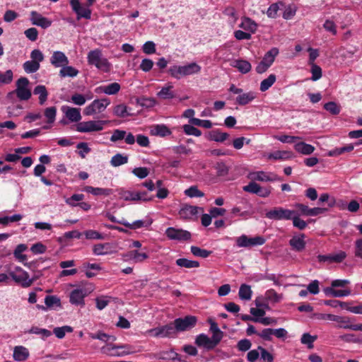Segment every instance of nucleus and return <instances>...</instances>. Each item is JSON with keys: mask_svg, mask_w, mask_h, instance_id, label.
<instances>
[{"mask_svg": "<svg viewBox=\"0 0 362 362\" xmlns=\"http://www.w3.org/2000/svg\"><path fill=\"white\" fill-rule=\"evenodd\" d=\"M201 66L196 62H192L183 66L173 65L168 70V74L176 79L199 73Z\"/></svg>", "mask_w": 362, "mask_h": 362, "instance_id": "obj_1", "label": "nucleus"}, {"mask_svg": "<svg viewBox=\"0 0 362 362\" xmlns=\"http://www.w3.org/2000/svg\"><path fill=\"white\" fill-rule=\"evenodd\" d=\"M87 59L90 65L95 66L103 72H109L111 69V64L103 56L102 52L99 49L90 51Z\"/></svg>", "mask_w": 362, "mask_h": 362, "instance_id": "obj_2", "label": "nucleus"}, {"mask_svg": "<svg viewBox=\"0 0 362 362\" xmlns=\"http://www.w3.org/2000/svg\"><path fill=\"white\" fill-rule=\"evenodd\" d=\"M148 333L156 337H169L174 338L176 337L177 331L175 321L164 326L151 329Z\"/></svg>", "mask_w": 362, "mask_h": 362, "instance_id": "obj_3", "label": "nucleus"}, {"mask_svg": "<svg viewBox=\"0 0 362 362\" xmlns=\"http://www.w3.org/2000/svg\"><path fill=\"white\" fill-rule=\"evenodd\" d=\"M9 276L18 285L23 288L30 287L33 284V279H30L29 274L21 267H17L9 272Z\"/></svg>", "mask_w": 362, "mask_h": 362, "instance_id": "obj_4", "label": "nucleus"}, {"mask_svg": "<svg viewBox=\"0 0 362 362\" xmlns=\"http://www.w3.org/2000/svg\"><path fill=\"white\" fill-rule=\"evenodd\" d=\"M107 122L106 120L81 122L76 125V130L81 133L99 132L103 129V125Z\"/></svg>", "mask_w": 362, "mask_h": 362, "instance_id": "obj_5", "label": "nucleus"}, {"mask_svg": "<svg viewBox=\"0 0 362 362\" xmlns=\"http://www.w3.org/2000/svg\"><path fill=\"white\" fill-rule=\"evenodd\" d=\"M110 104L108 98L94 100L90 105L83 110V114L87 116L93 115L103 112Z\"/></svg>", "mask_w": 362, "mask_h": 362, "instance_id": "obj_6", "label": "nucleus"}, {"mask_svg": "<svg viewBox=\"0 0 362 362\" xmlns=\"http://www.w3.org/2000/svg\"><path fill=\"white\" fill-rule=\"evenodd\" d=\"M70 5L73 11L76 14L77 20L81 18L90 19L92 13L90 6L81 4L79 0H70Z\"/></svg>", "mask_w": 362, "mask_h": 362, "instance_id": "obj_7", "label": "nucleus"}, {"mask_svg": "<svg viewBox=\"0 0 362 362\" xmlns=\"http://www.w3.org/2000/svg\"><path fill=\"white\" fill-rule=\"evenodd\" d=\"M295 211L282 207H276L266 213V217L273 220H291Z\"/></svg>", "mask_w": 362, "mask_h": 362, "instance_id": "obj_8", "label": "nucleus"}, {"mask_svg": "<svg viewBox=\"0 0 362 362\" xmlns=\"http://www.w3.org/2000/svg\"><path fill=\"white\" fill-rule=\"evenodd\" d=\"M174 321L178 333L190 330L194 327L197 324V319L194 316L187 315L185 317L177 318Z\"/></svg>", "mask_w": 362, "mask_h": 362, "instance_id": "obj_9", "label": "nucleus"}, {"mask_svg": "<svg viewBox=\"0 0 362 362\" xmlns=\"http://www.w3.org/2000/svg\"><path fill=\"white\" fill-rule=\"evenodd\" d=\"M29 81L25 77H21L16 81V93L21 100H28L30 98L32 93L28 88Z\"/></svg>", "mask_w": 362, "mask_h": 362, "instance_id": "obj_10", "label": "nucleus"}, {"mask_svg": "<svg viewBox=\"0 0 362 362\" xmlns=\"http://www.w3.org/2000/svg\"><path fill=\"white\" fill-rule=\"evenodd\" d=\"M265 243V239L262 236L249 238L242 235L236 240V244L240 247H250L256 245H262Z\"/></svg>", "mask_w": 362, "mask_h": 362, "instance_id": "obj_11", "label": "nucleus"}, {"mask_svg": "<svg viewBox=\"0 0 362 362\" xmlns=\"http://www.w3.org/2000/svg\"><path fill=\"white\" fill-rule=\"evenodd\" d=\"M165 235L170 240L182 241L191 239V233L189 231L173 227L168 228Z\"/></svg>", "mask_w": 362, "mask_h": 362, "instance_id": "obj_12", "label": "nucleus"}, {"mask_svg": "<svg viewBox=\"0 0 362 362\" xmlns=\"http://www.w3.org/2000/svg\"><path fill=\"white\" fill-rule=\"evenodd\" d=\"M86 288H76L70 293L69 301L72 305L83 306L84 298L89 294Z\"/></svg>", "mask_w": 362, "mask_h": 362, "instance_id": "obj_13", "label": "nucleus"}, {"mask_svg": "<svg viewBox=\"0 0 362 362\" xmlns=\"http://www.w3.org/2000/svg\"><path fill=\"white\" fill-rule=\"evenodd\" d=\"M204 209L202 207L185 205L179 211L180 216L183 219H192L194 217L197 216L199 213H203Z\"/></svg>", "mask_w": 362, "mask_h": 362, "instance_id": "obj_14", "label": "nucleus"}, {"mask_svg": "<svg viewBox=\"0 0 362 362\" xmlns=\"http://www.w3.org/2000/svg\"><path fill=\"white\" fill-rule=\"evenodd\" d=\"M250 178L261 182L281 181L282 179L273 173H265L264 171L254 172L250 174Z\"/></svg>", "mask_w": 362, "mask_h": 362, "instance_id": "obj_15", "label": "nucleus"}, {"mask_svg": "<svg viewBox=\"0 0 362 362\" xmlns=\"http://www.w3.org/2000/svg\"><path fill=\"white\" fill-rule=\"evenodd\" d=\"M30 21L33 25L41 27L43 29L50 27L52 23V21L50 19L42 16L35 11L30 12Z\"/></svg>", "mask_w": 362, "mask_h": 362, "instance_id": "obj_16", "label": "nucleus"}, {"mask_svg": "<svg viewBox=\"0 0 362 362\" xmlns=\"http://www.w3.org/2000/svg\"><path fill=\"white\" fill-rule=\"evenodd\" d=\"M305 235L303 233L293 235L289 240V245L296 252H300L305 248Z\"/></svg>", "mask_w": 362, "mask_h": 362, "instance_id": "obj_17", "label": "nucleus"}, {"mask_svg": "<svg viewBox=\"0 0 362 362\" xmlns=\"http://www.w3.org/2000/svg\"><path fill=\"white\" fill-rule=\"evenodd\" d=\"M346 257V254L344 251H340L336 254H331L327 255H320L317 256V259L320 262L328 263H341Z\"/></svg>", "mask_w": 362, "mask_h": 362, "instance_id": "obj_18", "label": "nucleus"}, {"mask_svg": "<svg viewBox=\"0 0 362 362\" xmlns=\"http://www.w3.org/2000/svg\"><path fill=\"white\" fill-rule=\"evenodd\" d=\"M62 111L65 117L71 122H78L81 119L80 109L64 105L62 107Z\"/></svg>", "mask_w": 362, "mask_h": 362, "instance_id": "obj_19", "label": "nucleus"}, {"mask_svg": "<svg viewBox=\"0 0 362 362\" xmlns=\"http://www.w3.org/2000/svg\"><path fill=\"white\" fill-rule=\"evenodd\" d=\"M50 62L55 67H63L69 64V59L64 52L55 51L50 58Z\"/></svg>", "mask_w": 362, "mask_h": 362, "instance_id": "obj_20", "label": "nucleus"}, {"mask_svg": "<svg viewBox=\"0 0 362 362\" xmlns=\"http://www.w3.org/2000/svg\"><path fill=\"white\" fill-rule=\"evenodd\" d=\"M126 260H132L135 263H141L148 258V255L146 252H139V250H130L123 255Z\"/></svg>", "mask_w": 362, "mask_h": 362, "instance_id": "obj_21", "label": "nucleus"}, {"mask_svg": "<svg viewBox=\"0 0 362 362\" xmlns=\"http://www.w3.org/2000/svg\"><path fill=\"white\" fill-rule=\"evenodd\" d=\"M195 344L200 347H204L207 350L214 349L211 339L205 334H199L195 339Z\"/></svg>", "mask_w": 362, "mask_h": 362, "instance_id": "obj_22", "label": "nucleus"}, {"mask_svg": "<svg viewBox=\"0 0 362 362\" xmlns=\"http://www.w3.org/2000/svg\"><path fill=\"white\" fill-rule=\"evenodd\" d=\"M29 356L28 349L22 346H18L14 348L13 357L16 361H24Z\"/></svg>", "mask_w": 362, "mask_h": 362, "instance_id": "obj_23", "label": "nucleus"}, {"mask_svg": "<svg viewBox=\"0 0 362 362\" xmlns=\"http://www.w3.org/2000/svg\"><path fill=\"white\" fill-rule=\"evenodd\" d=\"M230 66L238 69V70L242 74H247L252 69V66L250 63L246 60L243 59H236L234 60Z\"/></svg>", "mask_w": 362, "mask_h": 362, "instance_id": "obj_24", "label": "nucleus"}, {"mask_svg": "<svg viewBox=\"0 0 362 362\" xmlns=\"http://www.w3.org/2000/svg\"><path fill=\"white\" fill-rule=\"evenodd\" d=\"M173 86L171 83H168L161 90L157 93V96L161 99H173L175 95L173 91Z\"/></svg>", "mask_w": 362, "mask_h": 362, "instance_id": "obj_25", "label": "nucleus"}, {"mask_svg": "<svg viewBox=\"0 0 362 362\" xmlns=\"http://www.w3.org/2000/svg\"><path fill=\"white\" fill-rule=\"evenodd\" d=\"M151 134L153 136H165L171 134L170 129L164 124H156L151 127Z\"/></svg>", "mask_w": 362, "mask_h": 362, "instance_id": "obj_26", "label": "nucleus"}, {"mask_svg": "<svg viewBox=\"0 0 362 362\" xmlns=\"http://www.w3.org/2000/svg\"><path fill=\"white\" fill-rule=\"evenodd\" d=\"M34 95L39 96V104L42 105L45 103L48 97L47 88L43 85L37 86L33 90Z\"/></svg>", "mask_w": 362, "mask_h": 362, "instance_id": "obj_27", "label": "nucleus"}, {"mask_svg": "<svg viewBox=\"0 0 362 362\" xmlns=\"http://www.w3.org/2000/svg\"><path fill=\"white\" fill-rule=\"evenodd\" d=\"M295 150L303 155H310L315 151V147L305 142H299L295 144Z\"/></svg>", "mask_w": 362, "mask_h": 362, "instance_id": "obj_28", "label": "nucleus"}, {"mask_svg": "<svg viewBox=\"0 0 362 362\" xmlns=\"http://www.w3.org/2000/svg\"><path fill=\"white\" fill-rule=\"evenodd\" d=\"M120 88V85L117 82H114L107 86H100L98 89L107 95H115L119 91Z\"/></svg>", "mask_w": 362, "mask_h": 362, "instance_id": "obj_29", "label": "nucleus"}, {"mask_svg": "<svg viewBox=\"0 0 362 362\" xmlns=\"http://www.w3.org/2000/svg\"><path fill=\"white\" fill-rule=\"evenodd\" d=\"M129 107L124 104H119L113 107V114L118 117L124 118L129 116H132L133 114L129 112Z\"/></svg>", "mask_w": 362, "mask_h": 362, "instance_id": "obj_30", "label": "nucleus"}, {"mask_svg": "<svg viewBox=\"0 0 362 362\" xmlns=\"http://www.w3.org/2000/svg\"><path fill=\"white\" fill-rule=\"evenodd\" d=\"M84 191L88 193H90L93 195H95V196H98V195L108 196L112 193L111 189L93 187L91 186L85 187Z\"/></svg>", "mask_w": 362, "mask_h": 362, "instance_id": "obj_31", "label": "nucleus"}, {"mask_svg": "<svg viewBox=\"0 0 362 362\" xmlns=\"http://www.w3.org/2000/svg\"><path fill=\"white\" fill-rule=\"evenodd\" d=\"M118 194L119 199L124 201L137 202L139 199V196L136 194L135 191H129L121 189L119 190Z\"/></svg>", "mask_w": 362, "mask_h": 362, "instance_id": "obj_32", "label": "nucleus"}, {"mask_svg": "<svg viewBox=\"0 0 362 362\" xmlns=\"http://www.w3.org/2000/svg\"><path fill=\"white\" fill-rule=\"evenodd\" d=\"M90 337L93 339H98L107 344L113 342L116 340V337L113 335H110L103 332L90 334Z\"/></svg>", "mask_w": 362, "mask_h": 362, "instance_id": "obj_33", "label": "nucleus"}, {"mask_svg": "<svg viewBox=\"0 0 362 362\" xmlns=\"http://www.w3.org/2000/svg\"><path fill=\"white\" fill-rule=\"evenodd\" d=\"M256 95L253 92H248L240 94L236 98V103L240 105H245L255 98Z\"/></svg>", "mask_w": 362, "mask_h": 362, "instance_id": "obj_34", "label": "nucleus"}, {"mask_svg": "<svg viewBox=\"0 0 362 362\" xmlns=\"http://www.w3.org/2000/svg\"><path fill=\"white\" fill-rule=\"evenodd\" d=\"M278 54L279 49L276 47H273L264 54L261 62L271 66Z\"/></svg>", "mask_w": 362, "mask_h": 362, "instance_id": "obj_35", "label": "nucleus"}, {"mask_svg": "<svg viewBox=\"0 0 362 362\" xmlns=\"http://www.w3.org/2000/svg\"><path fill=\"white\" fill-rule=\"evenodd\" d=\"M324 292L326 296H330L333 297L347 296L351 293L349 290H335L332 287H327L324 288Z\"/></svg>", "mask_w": 362, "mask_h": 362, "instance_id": "obj_36", "label": "nucleus"}, {"mask_svg": "<svg viewBox=\"0 0 362 362\" xmlns=\"http://www.w3.org/2000/svg\"><path fill=\"white\" fill-rule=\"evenodd\" d=\"M26 332L28 334H37L44 340L52 335L51 331H49L47 329L40 328L38 327H35V326L32 327Z\"/></svg>", "mask_w": 362, "mask_h": 362, "instance_id": "obj_37", "label": "nucleus"}, {"mask_svg": "<svg viewBox=\"0 0 362 362\" xmlns=\"http://www.w3.org/2000/svg\"><path fill=\"white\" fill-rule=\"evenodd\" d=\"M252 291L251 287L247 284H242L239 288L238 296L241 300H249L251 299Z\"/></svg>", "mask_w": 362, "mask_h": 362, "instance_id": "obj_38", "label": "nucleus"}, {"mask_svg": "<svg viewBox=\"0 0 362 362\" xmlns=\"http://www.w3.org/2000/svg\"><path fill=\"white\" fill-rule=\"evenodd\" d=\"M176 264L180 267H185L187 269L197 268L199 267V263L195 260H189L186 258H180L176 260Z\"/></svg>", "mask_w": 362, "mask_h": 362, "instance_id": "obj_39", "label": "nucleus"}, {"mask_svg": "<svg viewBox=\"0 0 362 362\" xmlns=\"http://www.w3.org/2000/svg\"><path fill=\"white\" fill-rule=\"evenodd\" d=\"M240 27L245 30H248L251 33H255L257 30V25L250 18H244L240 25Z\"/></svg>", "mask_w": 362, "mask_h": 362, "instance_id": "obj_40", "label": "nucleus"}, {"mask_svg": "<svg viewBox=\"0 0 362 362\" xmlns=\"http://www.w3.org/2000/svg\"><path fill=\"white\" fill-rule=\"evenodd\" d=\"M229 137L226 132H221L219 130H214L210 132L209 139L216 142H223Z\"/></svg>", "mask_w": 362, "mask_h": 362, "instance_id": "obj_41", "label": "nucleus"}, {"mask_svg": "<svg viewBox=\"0 0 362 362\" xmlns=\"http://www.w3.org/2000/svg\"><path fill=\"white\" fill-rule=\"evenodd\" d=\"M128 156L122 153H117L112 157L110 164L113 167H118L119 165L126 164L128 162Z\"/></svg>", "mask_w": 362, "mask_h": 362, "instance_id": "obj_42", "label": "nucleus"}, {"mask_svg": "<svg viewBox=\"0 0 362 362\" xmlns=\"http://www.w3.org/2000/svg\"><path fill=\"white\" fill-rule=\"evenodd\" d=\"M151 223H152V221L146 223L145 221H144L142 220H137V221H134L132 223H130L127 221H125V222H120V224L124 225V226H126L130 229L135 230V229L141 228L142 227H146V226L151 225Z\"/></svg>", "mask_w": 362, "mask_h": 362, "instance_id": "obj_43", "label": "nucleus"}, {"mask_svg": "<svg viewBox=\"0 0 362 362\" xmlns=\"http://www.w3.org/2000/svg\"><path fill=\"white\" fill-rule=\"evenodd\" d=\"M78 74V71L77 69L73 66L67 65L62 67L61 70L59 71V75L61 77H75Z\"/></svg>", "mask_w": 362, "mask_h": 362, "instance_id": "obj_44", "label": "nucleus"}, {"mask_svg": "<svg viewBox=\"0 0 362 362\" xmlns=\"http://www.w3.org/2000/svg\"><path fill=\"white\" fill-rule=\"evenodd\" d=\"M275 74H270L267 78L264 79L260 83V90L264 92L267 90L276 81Z\"/></svg>", "mask_w": 362, "mask_h": 362, "instance_id": "obj_45", "label": "nucleus"}, {"mask_svg": "<svg viewBox=\"0 0 362 362\" xmlns=\"http://www.w3.org/2000/svg\"><path fill=\"white\" fill-rule=\"evenodd\" d=\"M110 243H99L94 245L93 252L96 255H104L109 253Z\"/></svg>", "mask_w": 362, "mask_h": 362, "instance_id": "obj_46", "label": "nucleus"}, {"mask_svg": "<svg viewBox=\"0 0 362 362\" xmlns=\"http://www.w3.org/2000/svg\"><path fill=\"white\" fill-rule=\"evenodd\" d=\"M24 71L28 74L35 73L39 70L40 65L37 62L26 61L23 65Z\"/></svg>", "mask_w": 362, "mask_h": 362, "instance_id": "obj_47", "label": "nucleus"}, {"mask_svg": "<svg viewBox=\"0 0 362 362\" xmlns=\"http://www.w3.org/2000/svg\"><path fill=\"white\" fill-rule=\"evenodd\" d=\"M190 250L193 255L202 258L208 257L212 252L210 250L202 249L197 246H191Z\"/></svg>", "mask_w": 362, "mask_h": 362, "instance_id": "obj_48", "label": "nucleus"}, {"mask_svg": "<svg viewBox=\"0 0 362 362\" xmlns=\"http://www.w3.org/2000/svg\"><path fill=\"white\" fill-rule=\"evenodd\" d=\"M73 332V328L70 326L65 325L60 327H55L53 329V333L58 339H63L66 332L70 333Z\"/></svg>", "mask_w": 362, "mask_h": 362, "instance_id": "obj_49", "label": "nucleus"}, {"mask_svg": "<svg viewBox=\"0 0 362 362\" xmlns=\"http://www.w3.org/2000/svg\"><path fill=\"white\" fill-rule=\"evenodd\" d=\"M84 199L83 194H74L71 197L66 198L65 202L70 206H77L78 203L81 202Z\"/></svg>", "mask_w": 362, "mask_h": 362, "instance_id": "obj_50", "label": "nucleus"}, {"mask_svg": "<svg viewBox=\"0 0 362 362\" xmlns=\"http://www.w3.org/2000/svg\"><path fill=\"white\" fill-rule=\"evenodd\" d=\"M185 194L189 197H202L204 196V193L200 191L198 187L195 185L191 186L188 189L185 190Z\"/></svg>", "mask_w": 362, "mask_h": 362, "instance_id": "obj_51", "label": "nucleus"}, {"mask_svg": "<svg viewBox=\"0 0 362 362\" xmlns=\"http://www.w3.org/2000/svg\"><path fill=\"white\" fill-rule=\"evenodd\" d=\"M324 108L333 115H337L341 111V107L335 102H328L324 105Z\"/></svg>", "mask_w": 362, "mask_h": 362, "instance_id": "obj_52", "label": "nucleus"}, {"mask_svg": "<svg viewBox=\"0 0 362 362\" xmlns=\"http://www.w3.org/2000/svg\"><path fill=\"white\" fill-rule=\"evenodd\" d=\"M136 103L141 107L150 108L156 105L155 99L152 98H140L136 99Z\"/></svg>", "mask_w": 362, "mask_h": 362, "instance_id": "obj_53", "label": "nucleus"}, {"mask_svg": "<svg viewBox=\"0 0 362 362\" xmlns=\"http://www.w3.org/2000/svg\"><path fill=\"white\" fill-rule=\"evenodd\" d=\"M291 220L293 221V226L300 230L305 229L308 226L307 223L304 220L299 218V214L296 211L294 216H293Z\"/></svg>", "mask_w": 362, "mask_h": 362, "instance_id": "obj_54", "label": "nucleus"}, {"mask_svg": "<svg viewBox=\"0 0 362 362\" xmlns=\"http://www.w3.org/2000/svg\"><path fill=\"white\" fill-rule=\"evenodd\" d=\"M117 350H121V351L117 352L115 354L117 356H122L124 355L131 354L135 352L133 347L129 344H124V345H117Z\"/></svg>", "mask_w": 362, "mask_h": 362, "instance_id": "obj_55", "label": "nucleus"}, {"mask_svg": "<svg viewBox=\"0 0 362 362\" xmlns=\"http://www.w3.org/2000/svg\"><path fill=\"white\" fill-rule=\"evenodd\" d=\"M26 249L27 246L25 244L18 245L13 252L15 257L21 262L25 261L27 257L25 255H22V252H23Z\"/></svg>", "mask_w": 362, "mask_h": 362, "instance_id": "obj_56", "label": "nucleus"}, {"mask_svg": "<svg viewBox=\"0 0 362 362\" xmlns=\"http://www.w3.org/2000/svg\"><path fill=\"white\" fill-rule=\"evenodd\" d=\"M45 116L47 119V123L52 124L55 121L57 108L55 107H47L45 110Z\"/></svg>", "mask_w": 362, "mask_h": 362, "instance_id": "obj_57", "label": "nucleus"}, {"mask_svg": "<svg viewBox=\"0 0 362 362\" xmlns=\"http://www.w3.org/2000/svg\"><path fill=\"white\" fill-rule=\"evenodd\" d=\"M45 303L48 308L61 306L60 299L56 296H47L45 298Z\"/></svg>", "mask_w": 362, "mask_h": 362, "instance_id": "obj_58", "label": "nucleus"}, {"mask_svg": "<svg viewBox=\"0 0 362 362\" xmlns=\"http://www.w3.org/2000/svg\"><path fill=\"white\" fill-rule=\"evenodd\" d=\"M317 339V336H312L309 333H304L302 335L300 341L303 344H306L309 349L313 347V342Z\"/></svg>", "mask_w": 362, "mask_h": 362, "instance_id": "obj_59", "label": "nucleus"}, {"mask_svg": "<svg viewBox=\"0 0 362 362\" xmlns=\"http://www.w3.org/2000/svg\"><path fill=\"white\" fill-rule=\"evenodd\" d=\"M336 318L337 319L334 320V322H337L339 324L338 327L340 328L350 329V326H353L352 324H350V318L348 317L337 315Z\"/></svg>", "mask_w": 362, "mask_h": 362, "instance_id": "obj_60", "label": "nucleus"}, {"mask_svg": "<svg viewBox=\"0 0 362 362\" xmlns=\"http://www.w3.org/2000/svg\"><path fill=\"white\" fill-rule=\"evenodd\" d=\"M117 345L112 344V342L107 344L101 348V352L110 356H117L115 354L117 352Z\"/></svg>", "mask_w": 362, "mask_h": 362, "instance_id": "obj_61", "label": "nucleus"}, {"mask_svg": "<svg viewBox=\"0 0 362 362\" xmlns=\"http://www.w3.org/2000/svg\"><path fill=\"white\" fill-rule=\"evenodd\" d=\"M265 298L272 302L278 303L282 298V295L278 294L274 289H269L265 293Z\"/></svg>", "mask_w": 362, "mask_h": 362, "instance_id": "obj_62", "label": "nucleus"}, {"mask_svg": "<svg viewBox=\"0 0 362 362\" xmlns=\"http://www.w3.org/2000/svg\"><path fill=\"white\" fill-rule=\"evenodd\" d=\"M183 131L187 135H193L195 136H200L202 135V132L190 124H185L183 126Z\"/></svg>", "mask_w": 362, "mask_h": 362, "instance_id": "obj_63", "label": "nucleus"}, {"mask_svg": "<svg viewBox=\"0 0 362 362\" xmlns=\"http://www.w3.org/2000/svg\"><path fill=\"white\" fill-rule=\"evenodd\" d=\"M258 350L260 351L261 360H262L263 362H272L274 361V356L267 349L259 346Z\"/></svg>", "mask_w": 362, "mask_h": 362, "instance_id": "obj_64", "label": "nucleus"}]
</instances>
